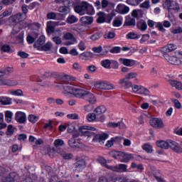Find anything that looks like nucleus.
<instances>
[{"mask_svg": "<svg viewBox=\"0 0 182 182\" xmlns=\"http://www.w3.org/2000/svg\"><path fill=\"white\" fill-rule=\"evenodd\" d=\"M96 130V128L93 127L89 126H82L79 128V131L82 133L83 136L85 137H88V139H92V141L94 143H102V141H105L109 137V134H97L93 132Z\"/></svg>", "mask_w": 182, "mask_h": 182, "instance_id": "obj_1", "label": "nucleus"}, {"mask_svg": "<svg viewBox=\"0 0 182 182\" xmlns=\"http://www.w3.org/2000/svg\"><path fill=\"white\" fill-rule=\"evenodd\" d=\"M74 11L76 14H79V15H85V14L95 15V9H93V6L90 4L86 1H82L77 4L74 7Z\"/></svg>", "mask_w": 182, "mask_h": 182, "instance_id": "obj_2", "label": "nucleus"}, {"mask_svg": "<svg viewBox=\"0 0 182 182\" xmlns=\"http://www.w3.org/2000/svg\"><path fill=\"white\" fill-rule=\"evenodd\" d=\"M77 99H83L88 102L90 105H96L97 103V99H96V96L93 95L92 92L85 90L82 88L80 94L78 95Z\"/></svg>", "mask_w": 182, "mask_h": 182, "instance_id": "obj_3", "label": "nucleus"}, {"mask_svg": "<svg viewBox=\"0 0 182 182\" xmlns=\"http://www.w3.org/2000/svg\"><path fill=\"white\" fill-rule=\"evenodd\" d=\"M63 87L65 92H68V93H70V95H73L75 97H78L82 88L80 87H77L73 86V85L69 83V82H65L63 84Z\"/></svg>", "mask_w": 182, "mask_h": 182, "instance_id": "obj_4", "label": "nucleus"}, {"mask_svg": "<svg viewBox=\"0 0 182 182\" xmlns=\"http://www.w3.org/2000/svg\"><path fill=\"white\" fill-rule=\"evenodd\" d=\"M94 87L97 90H112L114 89L112 84L107 83L106 81H97L95 83Z\"/></svg>", "mask_w": 182, "mask_h": 182, "instance_id": "obj_5", "label": "nucleus"}, {"mask_svg": "<svg viewBox=\"0 0 182 182\" xmlns=\"http://www.w3.org/2000/svg\"><path fill=\"white\" fill-rule=\"evenodd\" d=\"M77 137H79V134H73V137L68 141V144L72 149H82L83 147V143Z\"/></svg>", "mask_w": 182, "mask_h": 182, "instance_id": "obj_6", "label": "nucleus"}, {"mask_svg": "<svg viewBox=\"0 0 182 182\" xmlns=\"http://www.w3.org/2000/svg\"><path fill=\"white\" fill-rule=\"evenodd\" d=\"M85 167H86V156H83L74 164V168L75 171L80 172L85 170Z\"/></svg>", "mask_w": 182, "mask_h": 182, "instance_id": "obj_7", "label": "nucleus"}, {"mask_svg": "<svg viewBox=\"0 0 182 182\" xmlns=\"http://www.w3.org/2000/svg\"><path fill=\"white\" fill-rule=\"evenodd\" d=\"M132 92L137 95H144V96L150 95V91L142 85H133Z\"/></svg>", "mask_w": 182, "mask_h": 182, "instance_id": "obj_8", "label": "nucleus"}, {"mask_svg": "<svg viewBox=\"0 0 182 182\" xmlns=\"http://www.w3.org/2000/svg\"><path fill=\"white\" fill-rule=\"evenodd\" d=\"M149 123L155 129H163L164 127V123H163V119L161 118H152Z\"/></svg>", "mask_w": 182, "mask_h": 182, "instance_id": "obj_9", "label": "nucleus"}, {"mask_svg": "<svg viewBox=\"0 0 182 182\" xmlns=\"http://www.w3.org/2000/svg\"><path fill=\"white\" fill-rule=\"evenodd\" d=\"M15 120L21 124L26 123V114L23 112L18 111L15 114Z\"/></svg>", "mask_w": 182, "mask_h": 182, "instance_id": "obj_10", "label": "nucleus"}, {"mask_svg": "<svg viewBox=\"0 0 182 182\" xmlns=\"http://www.w3.org/2000/svg\"><path fill=\"white\" fill-rule=\"evenodd\" d=\"M164 58L171 65H180L181 60L176 56H170L168 54H164Z\"/></svg>", "mask_w": 182, "mask_h": 182, "instance_id": "obj_11", "label": "nucleus"}, {"mask_svg": "<svg viewBox=\"0 0 182 182\" xmlns=\"http://www.w3.org/2000/svg\"><path fill=\"white\" fill-rule=\"evenodd\" d=\"M109 170H112V171H117V173H123L124 171H127V165L120 164L118 166H108Z\"/></svg>", "mask_w": 182, "mask_h": 182, "instance_id": "obj_12", "label": "nucleus"}, {"mask_svg": "<svg viewBox=\"0 0 182 182\" xmlns=\"http://www.w3.org/2000/svg\"><path fill=\"white\" fill-rule=\"evenodd\" d=\"M119 62L122 65L127 66L128 68H132V66H134L136 65V60L128 58H119Z\"/></svg>", "mask_w": 182, "mask_h": 182, "instance_id": "obj_13", "label": "nucleus"}, {"mask_svg": "<svg viewBox=\"0 0 182 182\" xmlns=\"http://www.w3.org/2000/svg\"><path fill=\"white\" fill-rule=\"evenodd\" d=\"M56 25H58V23H56L55 21H48L46 23V32L48 33V35H50L51 33H53V32H55V26H56Z\"/></svg>", "mask_w": 182, "mask_h": 182, "instance_id": "obj_14", "label": "nucleus"}, {"mask_svg": "<svg viewBox=\"0 0 182 182\" xmlns=\"http://www.w3.org/2000/svg\"><path fill=\"white\" fill-rule=\"evenodd\" d=\"M45 36H41L33 44V48L37 49V50H41L42 45H45Z\"/></svg>", "mask_w": 182, "mask_h": 182, "instance_id": "obj_15", "label": "nucleus"}, {"mask_svg": "<svg viewBox=\"0 0 182 182\" xmlns=\"http://www.w3.org/2000/svg\"><path fill=\"white\" fill-rule=\"evenodd\" d=\"M171 26V23H170V21H164V24L161 22L156 23V28H158L159 31H161V32H166V29L164 28H170Z\"/></svg>", "mask_w": 182, "mask_h": 182, "instance_id": "obj_16", "label": "nucleus"}, {"mask_svg": "<svg viewBox=\"0 0 182 182\" xmlns=\"http://www.w3.org/2000/svg\"><path fill=\"white\" fill-rule=\"evenodd\" d=\"M117 11L122 15H126V14H129L130 9L124 4H118L117 6Z\"/></svg>", "mask_w": 182, "mask_h": 182, "instance_id": "obj_17", "label": "nucleus"}, {"mask_svg": "<svg viewBox=\"0 0 182 182\" xmlns=\"http://www.w3.org/2000/svg\"><path fill=\"white\" fill-rule=\"evenodd\" d=\"M176 49H177V46L170 43L162 48V52L164 53V55H167V53L173 52V50H176Z\"/></svg>", "mask_w": 182, "mask_h": 182, "instance_id": "obj_18", "label": "nucleus"}, {"mask_svg": "<svg viewBox=\"0 0 182 182\" xmlns=\"http://www.w3.org/2000/svg\"><path fill=\"white\" fill-rule=\"evenodd\" d=\"M169 147H171V149L173 150L175 153H182L181 146H180V145L174 141H169Z\"/></svg>", "mask_w": 182, "mask_h": 182, "instance_id": "obj_19", "label": "nucleus"}, {"mask_svg": "<svg viewBox=\"0 0 182 182\" xmlns=\"http://www.w3.org/2000/svg\"><path fill=\"white\" fill-rule=\"evenodd\" d=\"M9 21L12 23H18V22H22V21H23V17L22 14L18 13L14 16H10Z\"/></svg>", "mask_w": 182, "mask_h": 182, "instance_id": "obj_20", "label": "nucleus"}, {"mask_svg": "<svg viewBox=\"0 0 182 182\" xmlns=\"http://www.w3.org/2000/svg\"><path fill=\"white\" fill-rule=\"evenodd\" d=\"M124 26H136V18L130 16H127L125 17Z\"/></svg>", "mask_w": 182, "mask_h": 182, "instance_id": "obj_21", "label": "nucleus"}, {"mask_svg": "<svg viewBox=\"0 0 182 182\" xmlns=\"http://www.w3.org/2000/svg\"><path fill=\"white\" fill-rule=\"evenodd\" d=\"M80 21L81 23H83V25H92L93 23L94 18L92 16H85L81 17Z\"/></svg>", "mask_w": 182, "mask_h": 182, "instance_id": "obj_22", "label": "nucleus"}, {"mask_svg": "<svg viewBox=\"0 0 182 182\" xmlns=\"http://www.w3.org/2000/svg\"><path fill=\"white\" fill-rule=\"evenodd\" d=\"M136 28L141 32H145V31H147V23H146V21L141 19L137 21Z\"/></svg>", "mask_w": 182, "mask_h": 182, "instance_id": "obj_23", "label": "nucleus"}, {"mask_svg": "<svg viewBox=\"0 0 182 182\" xmlns=\"http://www.w3.org/2000/svg\"><path fill=\"white\" fill-rule=\"evenodd\" d=\"M109 127H112V129H116V127H119V129H125L126 124L122 121L118 122H109L107 124Z\"/></svg>", "mask_w": 182, "mask_h": 182, "instance_id": "obj_24", "label": "nucleus"}, {"mask_svg": "<svg viewBox=\"0 0 182 182\" xmlns=\"http://www.w3.org/2000/svg\"><path fill=\"white\" fill-rule=\"evenodd\" d=\"M119 85H124L125 89H129V87L132 88L133 84L129 79L124 77L119 80Z\"/></svg>", "mask_w": 182, "mask_h": 182, "instance_id": "obj_25", "label": "nucleus"}, {"mask_svg": "<svg viewBox=\"0 0 182 182\" xmlns=\"http://www.w3.org/2000/svg\"><path fill=\"white\" fill-rule=\"evenodd\" d=\"M106 107L101 105L95 108L94 113L97 115V117H99V116H101V114H103V113H106Z\"/></svg>", "mask_w": 182, "mask_h": 182, "instance_id": "obj_26", "label": "nucleus"}, {"mask_svg": "<svg viewBox=\"0 0 182 182\" xmlns=\"http://www.w3.org/2000/svg\"><path fill=\"white\" fill-rule=\"evenodd\" d=\"M0 105H2L3 106L12 105V98L8 97H0Z\"/></svg>", "mask_w": 182, "mask_h": 182, "instance_id": "obj_27", "label": "nucleus"}, {"mask_svg": "<svg viewBox=\"0 0 182 182\" xmlns=\"http://www.w3.org/2000/svg\"><path fill=\"white\" fill-rule=\"evenodd\" d=\"M169 83L171 86H173V87H176L178 90H182V83L180 81L177 80H169Z\"/></svg>", "mask_w": 182, "mask_h": 182, "instance_id": "obj_28", "label": "nucleus"}, {"mask_svg": "<svg viewBox=\"0 0 182 182\" xmlns=\"http://www.w3.org/2000/svg\"><path fill=\"white\" fill-rule=\"evenodd\" d=\"M121 157H122V163H129V161H131L132 159H133V155L122 152V155H121Z\"/></svg>", "mask_w": 182, "mask_h": 182, "instance_id": "obj_29", "label": "nucleus"}, {"mask_svg": "<svg viewBox=\"0 0 182 182\" xmlns=\"http://www.w3.org/2000/svg\"><path fill=\"white\" fill-rule=\"evenodd\" d=\"M156 146L161 149H168V147H170V142L166 141H157Z\"/></svg>", "mask_w": 182, "mask_h": 182, "instance_id": "obj_30", "label": "nucleus"}, {"mask_svg": "<svg viewBox=\"0 0 182 182\" xmlns=\"http://www.w3.org/2000/svg\"><path fill=\"white\" fill-rule=\"evenodd\" d=\"M97 22V23H104V22H106V14L105 12L100 11L98 13Z\"/></svg>", "mask_w": 182, "mask_h": 182, "instance_id": "obj_31", "label": "nucleus"}, {"mask_svg": "<svg viewBox=\"0 0 182 182\" xmlns=\"http://www.w3.org/2000/svg\"><path fill=\"white\" fill-rule=\"evenodd\" d=\"M122 23H123V17L122 16L116 17L113 21L114 26H116L117 28H119V26H122Z\"/></svg>", "mask_w": 182, "mask_h": 182, "instance_id": "obj_32", "label": "nucleus"}, {"mask_svg": "<svg viewBox=\"0 0 182 182\" xmlns=\"http://www.w3.org/2000/svg\"><path fill=\"white\" fill-rule=\"evenodd\" d=\"M4 86H16L18 81L12 80H3Z\"/></svg>", "mask_w": 182, "mask_h": 182, "instance_id": "obj_33", "label": "nucleus"}, {"mask_svg": "<svg viewBox=\"0 0 182 182\" xmlns=\"http://www.w3.org/2000/svg\"><path fill=\"white\" fill-rule=\"evenodd\" d=\"M58 12L64 14V15H68L70 12V7L67 6H63L58 8Z\"/></svg>", "mask_w": 182, "mask_h": 182, "instance_id": "obj_34", "label": "nucleus"}, {"mask_svg": "<svg viewBox=\"0 0 182 182\" xmlns=\"http://www.w3.org/2000/svg\"><path fill=\"white\" fill-rule=\"evenodd\" d=\"M9 93L13 96H23V91H22L21 89L16 90H11L9 91Z\"/></svg>", "mask_w": 182, "mask_h": 182, "instance_id": "obj_35", "label": "nucleus"}, {"mask_svg": "<svg viewBox=\"0 0 182 182\" xmlns=\"http://www.w3.org/2000/svg\"><path fill=\"white\" fill-rule=\"evenodd\" d=\"M52 49V43L51 42H48L44 46H42L40 47L39 50H43L44 52H49Z\"/></svg>", "mask_w": 182, "mask_h": 182, "instance_id": "obj_36", "label": "nucleus"}, {"mask_svg": "<svg viewBox=\"0 0 182 182\" xmlns=\"http://www.w3.org/2000/svg\"><path fill=\"white\" fill-rule=\"evenodd\" d=\"M97 161L98 163H100V164H102V166H103L104 167H106L107 168H109V167H112V166L107 165V161L106 160V159H105L102 156H100L97 159Z\"/></svg>", "mask_w": 182, "mask_h": 182, "instance_id": "obj_37", "label": "nucleus"}, {"mask_svg": "<svg viewBox=\"0 0 182 182\" xmlns=\"http://www.w3.org/2000/svg\"><path fill=\"white\" fill-rule=\"evenodd\" d=\"M112 65V60L106 59L101 61V65L105 69H110V65Z\"/></svg>", "mask_w": 182, "mask_h": 182, "instance_id": "obj_38", "label": "nucleus"}, {"mask_svg": "<svg viewBox=\"0 0 182 182\" xmlns=\"http://www.w3.org/2000/svg\"><path fill=\"white\" fill-rule=\"evenodd\" d=\"M80 58L83 60H87L89 58H93V53L90 52H85L80 55Z\"/></svg>", "mask_w": 182, "mask_h": 182, "instance_id": "obj_39", "label": "nucleus"}, {"mask_svg": "<svg viewBox=\"0 0 182 182\" xmlns=\"http://www.w3.org/2000/svg\"><path fill=\"white\" fill-rule=\"evenodd\" d=\"M122 154H123V152L122 151H112L109 152V155L111 156V157H113L116 160H117L119 157H121Z\"/></svg>", "mask_w": 182, "mask_h": 182, "instance_id": "obj_40", "label": "nucleus"}, {"mask_svg": "<svg viewBox=\"0 0 182 182\" xmlns=\"http://www.w3.org/2000/svg\"><path fill=\"white\" fill-rule=\"evenodd\" d=\"M14 114L11 111H6L5 112V120L7 123H11L12 122V117Z\"/></svg>", "mask_w": 182, "mask_h": 182, "instance_id": "obj_41", "label": "nucleus"}, {"mask_svg": "<svg viewBox=\"0 0 182 182\" xmlns=\"http://www.w3.org/2000/svg\"><path fill=\"white\" fill-rule=\"evenodd\" d=\"M99 119V117L94 112V113H90L87 116V120L88 122H95V120H97Z\"/></svg>", "mask_w": 182, "mask_h": 182, "instance_id": "obj_42", "label": "nucleus"}, {"mask_svg": "<svg viewBox=\"0 0 182 182\" xmlns=\"http://www.w3.org/2000/svg\"><path fill=\"white\" fill-rule=\"evenodd\" d=\"M122 139H123V138L121 136H116L114 138H112L111 140L107 141L105 146L107 147H112V146H113L114 141H116L117 140H122Z\"/></svg>", "mask_w": 182, "mask_h": 182, "instance_id": "obj_43", "label": "nucleus"}, {"mask_svg": "<svg viewBox=\"0 0 182 182\" xmlns=\"http://www.w3.org/2000/svg\"><path fill=\"white\" fill-rule=\"evenodd\" d=\"M75 29H77V31H79L80 32H85L86 31V29H87V28L86 27L85 24L77 23L75 25Z\"/></svg>", "mask_w": 182, "mask_h": 182, "instance_id": "obj_44", "label": "nucleus"}, {"mask_svg": "<svg viewBox=\"0 0 182 182\" xmlns=\"http://www.w3.org/2000/svg\"><path fill=\"white\" fill-rule=\"evenodd\" d=\"M153 174L154 176V178H156V180L158 182H164V180H163V178H161V177L160 176V171L157 170L153 172Z\"/></svg>", "mask_w": 182, "mask_h": 182, "instance_id": "obj_45", "label": "nucleus"}, {"mask_svg": "<svg viewBox=\"0 0 182 182\" xmlns=\"http://www.w3.org/2000/svg\"><path fill=\"white\" fill-rule=\"evenodd\" d=\"M87 71L88 72V73H96V70H97V67H96L95 65H88L87 68Z\"/></svg>", "mask_w": 182, "mask_h": 182, "instance_id": "obj_46", "label": "nucleus"}, {"mask_svg": "<svg viewBox=\"0 0 182 182\" xmlns=\"http://www.w3.org/2000/svg\"><path fill=\"white\" fill-rule=\"evenodd\" d=\"M143 0H127V4L131 5L132 6H137L140 2H142Z\"/></svg>", "mask_w": 182, "mask_h": 182, "instance_id": "obj_47", "label": "nucleus"}, {"mask_svg": "<svg viewBox=\"0 0 182 182\" xmlns=\"http://www.w3.org/2000/svg\"><path fill=\"white\" fill-rule=\"evenodd\" d=\"M60 156L64 159V160H70V159H73V154L66 152H61Z\"/></svg>", "mask_w": 182, "mask_h": 182, "instance_id": "obj_48", "label": "nucleus"}, {"mask_svg": "<svg viewBox=\"0 0 182 182\" xmlns=\"http://www.w3.org/2000/svg\"><path fill=\"white\" fill-rule=\"evenodd\" d=\"M15 43L16 45L19 43H23V33H20L16 37Z\"/></svg>", "mask_w": 182, "mask_h": 182, "instance_id": "obj_49", "label": "nucleus"}, {"mask_svg": "<svg viewBox=\"0 0 182 182\" xmlns=\"http://www.w3.org/2000/svg\"><path fill=\"white\" fill-rule=\"evenodd\" d=\"M173 4V1L171 0H166L164 3L163 4V6L164 9H171V5Z\"/></svg>", "mask_w": 182, "mask_h": 182, "instance_id": "obj_50", "label": "nucleus"}, {"mask_svg": "<svg viewBox=\"0 0 182 182\" xmlns=\"http://www.w3.org/2000/svg\"><path fill=\"white\" fill-rule=\"evenodd\" d=\"M63 38L65 41H76V38H75L73 34L70 33H67L66 34H65Z\"/></svg>", "mask_w": 182, "mask_h": 182, "instance_id": "obj_51", "label": "nucleus"}, {"mask_svg": "<svg viewBox=\"0 0 182 182\" xmlns=\"http://www.w3.org/2000/svg\"><path fill=\"white\" fill-rule=\"evenodd\" d=\"M78 19L75 16H70L67 18L68 23H76L77 22Z\"/></svg>", "mask_w": 182, "mask_h": 182, "instance_id": "obj_52", "label": "nucleus"}, {"mask_svg": "<svg viewBox=\"0 0 182 182\" xmlns=\"http://www.w3.org/2000/svg\"><path fill=\"white\" fill-rule=\"evenodd\" d=\"M143 150H144L145 151H146V153H153V146H151L150 144H145L143 146Z\"/></svg>", "mask_w": 182, "mask_h": 182, "instance_id": "obj_53", "label": "nucleus"}, {"mask_svg": "<svg viewBox=\"0 0 182 182\" xmlns=\"http://www.w3.org/2000/svg\"><path fill=\"white\" fill-rule=\"evenodd\" d=\"M127 39H139V36L136 33L130 32L126 36Z\"/></svg>", "mask_w": 182, "mask_h": 182, "instance_id": "obj_54", "label": "nucleus"}, {"mask_svg": "<svg viewBox=\"0 0 182 182\" xmlns=\"http://www.w3.org/2000/svg\"><path fill=\"white\" fill-rule=\"evenodd\" d=\"M114 36H116V33H114V32L112 31H109L108 33L104 35L105 39H113Z\"/></svg>", "mask_w": 182, "mask_h": 182, "instance_id": "obj_55", "label": "nucleus"}, {"mask_svg": "<svg viewBox=\"0 0 182 182\" xmlns=\"http://www.w3.org/2000/svg\"><path fill=\"white\" fill-rule=\"evenodd\" d=\"M65 141L63 139H58L54 141L55 147H60V146H64Z\"/></svg>", "mask_w": 182, "mask_h": 182, "instance_id": "obj_56", "label": "nucleus"}, {"mask_svg": "<svg viewBox=\"0 0 182 182\" xmlns=\"http://www.w3.org/2000/svg\"><path fill=\"white\" fill-rule=\"evenodd\" d=\"M15 130H14V125L10 124L7 127L6 136H12L14 134Z\"/></svg>", "mask_w": 182, "mask_h": 182, "instance_id": "obj_57", "label": "nucleus"}, {"mask_svg": "<svg viewBox=\"0 0 182 182\" xmlns=\"http://www.w3.org/2000/svg\"><path fill=\"white\" fill-rule=\"evenodd\" d=\"M1 51L6 53H11V46L8 44H4L1 46Z\"/></svg>", "mask_w": 182, "mask_h": 182, "instance_id": "obj_58", "label": "nucleus"}, {"mask_svg": "<svg viewBox=\"0 0 182 182\" xmlns=\"http://www.w3.org/2000/svg\"><path fill=\"white\" fill-rule=\"evenodd\" d=\"M28 121L31 122V123H36V122L38 120H39V117H36V115H33V114H30L28 117Z\"/></svg>", "mask_w": 182, "mask_h": 182, "instance_id": "obj_59", "label": "nucleus"}, {"mask_svg": "<svg viewBox=\"0 0 182 182\" xmlns=\"http://www.w3.org/2000/svg\"><path fill=\"white\" fill-rule=\"evenodd\" d=\"M171 102H173L176 109H181V103L180 102V101H178V100L172 99Z\"/></svg>", "mask_w": 182, "mask_h": 182, "instance_id": "obj_60", "label": "nucleus"}, {"mask_svg": "<svg viewBox=\"0 0 182 182\" xmlns=\"http://www.w3.org/2000/svg\"><path fill=\"white\" fill-rule=\"evenodd\" d=\"M140 8H143L144 9H149L150 8V1H145L142 4H140Z\"/></svg>", "mask_w": 182, "mask_h": 182, "instance_id": "obj_61", "label": "nucleus"}, {"mask_svg": "<svg viewBox=\"0 0 182 182\" xmlns=\"http://www.w3.org/2000/svg\"><path fill=\"white\" fill-rule=\"evenodd\" d=\"M134 77H137V73H129L125 77V78L129 80H130V79H134Z\"/></svg>", "mask_w": 182, "mask_h": 182, "instance_id": "obj_62", "label": "nucleus"}, {"mask_svg": "<svg viewBox=\"0 0 182 182\" xmlns=\"http://www.w3.org/2000/svg\"><path fill=\"white\" fill-rule=\"evenodd\" d=\"M101 36L102 34H100V33H95V34L90 36V39L92 41H97L98 39H100Z\"/></svg>", "mask_w": 182, "mask_h": 182, "instance_id": "obj_63", "label": "nucleus"}, {"mask_svg": "<svg viewBox=\"0 0 182 182\" xmlns=\"http://www.w3.org/2000/svg\"><path fill=\"white\" fill-rule=\"evenodd\" d=\"M122 48L119 46L113 47L110 50V53H120Z\"/></svg>", "mask_w": 182, "mask_h": 182, "instance_id": "obj_64", "label": "nucleus"}]
</instances>
